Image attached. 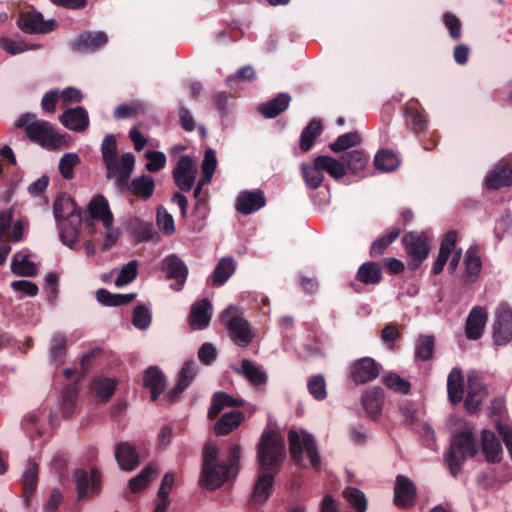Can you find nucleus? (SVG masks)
Instances as JSON below:
<instances>
[{"mask_svg":"<svg viewBox=\"0 0 512 512\" xmlns=\"http://www.w3.org/2000/svg\"><path fill=\"white\" fill-rule=\"evenodd\" d=\"M307 388L309 393L318 401L325 399L327 396L326 383L322 375L310 377Z\"/></svg>","mask_w":512,"mask_h":512,"instance_id":"nucleus-55","label":"nucleus"},{"mask_svg":"<svg viewBox=\"0 0 512 512\" xmlns=\"http://www.w3.org/2000/svg\"><path fill=\"white\" fill-rule=\"evenodd\" d=\"M11 270L14 274L25 277H33L37 273L36 265L22 252L14 254Z\"/></svg>","mask_w":512,"mask_h":512,"instance_id":"nucleus-40","label":"nucleus"},{"mask_svg":"<svg viewBox=\"0 0 512 512\" xmlns=\"http://www.w3.org/2000/svg\"><path fill=\"white\" fill-rule=\"evenodd\" d=\"M162 269L168 278L176 280V283L171 285L172 289L181 290L188 275L185 263L176 255H169L163 260Z\"/></svg>","mask_w":512,"mask_h":512,"instance_id":"nucleus-15","label":"nucleus"},{"mask_svg":"<svg viewBox=\"0 0 512 512\" xmlns=\"http://www.w3.org/2000/svg\"><path fill=\"white\" fill-rule=\"evenodd\" d=\"M243 405V400L235 399L224 392H217L213 395L211 407L208 411L210 419L215 418L224 407H239Z\"/></svg>","mask_w":512,"mask_h":512,"instance_id":"nucleus-37","label":"nucleus"},{"mask_svg":"<svg viewBox=\"0 0 512 512\" xmlns=\"http://www.w3.org/2000/svg\"><path fill=\"white\" fill-rule=\"evenodd\" d=\"M290 101L289 94L280 93L274 99L260 105L258 110L267 118H275L288 108Z\"/></svg>","mask_w":512,"mask_h":512,"instance_id":"nucleus-33","label":"nucleus"},{"mask_svg":"<svg viewBox=\"0 0 512 512\" xmlns=\"http://www.w3.org/2000/svg\"><path fill=\"white\" fill-rule=\"evenodd\" d=\"M360 136L356 132H350L339 136L333 143L330 144V149L333 152H341L351 148L360 143Z\"/></svg>","mask_w":512,"mask_h":512,"instance_id":"nucleus-53","label":"nucleus"},{"mask_svg":"<svg viewBox=\"0 0 512 512\" xmlns=\"http://www.w3.org/2000/svg\"><path fill=\"white\" fill-rule=\"evenodd\" d=\"M81 163L77 153H65L59 160V172L65 180H71L74 177V169Z\"/></svg>","mask_w":512,"mask_h":512,"instance_id":"nucleus-50","label":"nucleus"},{"mask_svg":"<svg viewBox=\"0 0 512 512\" xmlns=\"http://www.w3.org/2000/svg\"><path fill=\"white\" fill-rule=\"evenodd\" d=\"M88 211L91 218L102 222L103 226L113 224V215L109 209V204L106 198L102 195L94 197L88 206Z\"/></svg>","mask_w":512,"mask_h":512,"instance_id":"nucleus-30","label":"nucleus"},{"mask_svg":"<svg viewBox=\"0 0 512 512\" xmlns=\"http://www.w3.org/2000/svg\"><path fill=\"white\" fill-rule=\"evenodd\" d=\"M235 271L232 258H222L215 267L212 275V283L216 286L223 285Z\"/></svg>","mask_w":512,"mask_h":512,"instance_id":"nucleus-46","label":"nucleus"},{"mask_svg":"<svg viewBox=\"0 0 512 512\" xmlns=\"http://www.w3.org/2000/svg\"><path fill=\"white\" fill-rule=\"evenodd\" d=\"M216 155L214 150L208 149L205 152L204 159L201 164L203 182H210L216 169Z\"/></svg>","mask_w":512,"mask_h":512,"instance_id":"nucleus-58","label":"nucleus"},{"mask_svg":"<svg viewBox=\"0 0 512 512\" xmlns=\"http://www.w3.org/2000/svg\"><path fill=\"white\" fill-rule=\"evenodd\" d=\"M115 458L122 470L131 471L139 464V456L135 448L128 442H122L117 445Z\"/></svg>","mask_w":512,"mask_h":512,"instance_id":"nucleus-29","label":"nucleus"},{"mask_svg":"<svg viewBox=\"0 0 512 512\" xmlns=\"http://www.w3.org/2000/svg\"><path fill=\"white\" fill-rule=\"evenodd\" d=\"M59 120L66 128L76 132L85 131L89 126L88 113L80 106L66 110Z\"/></svg>","mask_w":512,"mask_h":512,"instance_id":"nucleus-21","label":"nucleus"},{"mask_svg":"<svg viewBox=\"0 0 512 512\" xmlns=\"http://www.w3.org/2000/svg\"><path fill=\"white\" fill-rule=\"evenodd\" d=\"M324 172L335 180H340L346 175L343 163L326 155L317 156L312 162L301 164V174L309 189L315 190L321 186L325 177Z\"/></svg>","mask_w":512,"mask_h":512,"instance_id":"nucleus-3","label":"nucleus"},{"mask_svg":"<svg viewBox=\"0 0 512 512\" xmlns=\"http://www.w3.org/2000/svg\"><path fill=\"white\" fill-rule=\"evenodd\" d=\"M46 420L51 426L54 425V415L51 412L47 414L44 408H37L24 416L23 425L26 428L34 427L37 432H40L41 425Z\"/></svg>","mask_w":512,"mask_h":512,"instance_id":"nucleus-43","label":"nucleus"},{"mask_svg":"<svg viewBox=\"0 0 512 512\" xmlns=\"http://www.w3.org/2000/svg\"><path fill=\"white\" fill-rule=\"evenodd\" d=\"M145 158L147 163L145 165L149 172H158L166 165V156L160 151H146Z\"/></svg>","mask_w":512,"mask_h":512,"instance_id":"nucleus-60","label":"nucleus"},{"mask_svg":"<svg viewBox=\"0 0 512 512\" xmlns=\"http://www.w3.org/2000/svg\"><path fill=\"white\" fill-rule=\"evenodd\" d=\"M77 391L74 386H68L62 393L63 414L69 417L73 413V407L76 401Z\"/></svg>","mask_w":512,"mask_h":512,"instance_id":"nucleus-64","label":"nucleus"},{"mask_svg":"<svg viewBox=\"0 0 512 512\" xmlns=\"http://www.w3.org/2000/svg\"><path fill=\"white\" fill-rule=\"evenodd\" d=\"M265 206V197L262 191H244L237 198V211L248 215Z\"/></svg>","mask_w":512,"mask_h":512,"instance_id":"nucleus-25","label":"nucleus"},{"mask_svg":"<svg viewBox=\"0 0 512 512\" xmlns=\"http://www.w3.org/2000/svg\"><path fill=\"white\" fill-rule=\"evenodd\" d=\"M374 164L383 172H391L399 166V159L392 151L381 150L375 155Z\"/></svg>","mask_w":512,"mask_h":512,"instance_id":"nucleus-48","label":"nucleus"},{"mask_svg":"<svg viewBox=\"0 0 512 512\" xmlns=\"http://www.w3.org/2000/svg\"><path fill=\"white\" fill-rule=\"evenodd\" d=\"M152 316L147 307L138 305L134 309L132 323L136 328L147 329L151 324Z\"/></svg>","mask_w":512,"mask_h":512,"instance_id":"nucleus-62","label":"nucleus"},{"mask_svg":"<svg viewBox=\"0 0 512 512\" xmlns=\"http://www.w3.org/2000/svg\"><path fill=\"white\" fill-rule=\"evenodd\" d=\"M380 367L373 358L363 357L350 367V377L357 384L370 382L378 377Z\"/></svg>","mask_w":512,"mask_h":512,"instance_id":"nucleus-13","label":"nucleus"},{"mask_svg":"<svg viewBox=\"0 0 512 512\" xmlns=\"http://www.w3.org/2000/svg\"><path fill=\"white\" fill-rule=\"evenodd\" d=\"M66 353V338L61 333H54L51 337L49 355L52 362L61 364Z\"/></svg>","mask_w":512,"mask_h":512,"instance_id":"nucleus-51","label":"nucleus"},{"mask_svg":"<svg viewBox=\"0 0 512 512\" xmlns=\"http://www.w3.org/2000/svg\"><path fill=\"white\" fill-rule=\"evenodd\" d=\"M447 391L450 401L458 404L463 399V375L460 369L454 368L448 375Z\"/></svg>","mask_w":512,"mask_h":512,"instance_id":"nucleus-34","label":"nucleus"},{"mask_svg":"<svg viewBox=\"0 0 512 512\" xmlns=\"http://www.w3.org/2000/svg\"><path fill=\"white\" fill-rule=\"evenodd\" d=\"M404 117L407 127H409L415 134L423 132L428 125L426 116L417 108L407 105L404 108Z\"/></svg>","mask_w":512,"mask_h":512,"instance_id":"nucleus-39","label":"nucleus"},{"mask_svg":"<svg viewBox=\"0 0 512 512\" xmlns=\"http://www.w3.org/2000/svg\"><path fill=\"white\" fill-rule=\"evenodd\" d=\"M357 278L364 284H378L382 278L380 265L372 261L363 263L358 269Z\"/></svg>","mask_w":512,"mask_h":512,"instance_id":"nucleus-41","label":"nucleus"},{"mask_svg":"<svg viewBox=\"0 0 512 512\" xmlns=\"http://www.w3.org/2000/svg\"><path fill=\"white\" fill-rule=\"evenodd\" d=\"M481 450L489 463H499L503 457L501 442L491 430L483 429L481 433Z\"/></svg>","mask_w":512,"mask_h":512,"instance_id":"nucleus-19","label":"nucleus"},{"mask_svg":"<svg viewBox=\"0 0 512 512\" xmlns=\"http://www.w3.org/2000/svg\"><path fill=\"white\" fill-rule=\"evenodd\" d=\"M383 383L391 390L402 394H408L410 383L396 373H389L383 378Z\"/></svg>","mask_w":512,"mask_h":512,"instance_id":"nucleus-59","label":"nucleus"},{"mask_svg":"<svg viewBox=\"0 0 512 512\" xmlns=\"http://www.w3.org/2000/svg\"><path fill=\"white\" fill-rule=\"evenodd\" d=\"M18 26L25 33H48L55 29L56 22L53 19L44 20L40 12L28 10L20 14Z\"/></svg>","mask_w":512,"mask_h":512,"instance_id":"nucleus-12","label":"nucleus"},{"mask_svg":"<svg viewBox=\"0 0 512 512\" xmlns=\"http://www.w3.org/2000/svg\"><path fill=\"white\" fill-rule=\"evenodd\" d=\"M512 181V170L506 165H498L486 177V186L491 189H499L510 185Z\"/></svg>","mask_w":512,"mask_h":512,"instance_id":"nucleus-35","label":"nucleus"},{"mask_svg":"<svg viewBox=\"0 0 512 512\" xmlns=\"http://www.w3.org/2000/svg\"><path fill=\"white\" fill-rule=\"evenodd\" d=\"M478 452V446L474 434L470 429H464L456 433L451 440L450 449L444 459L453 476H457L463 463Z\"/></svg>","mask_w":512,"mask_h":512,"instance_id":"nucleus-4","label":"nucleus"},{"mask_svg":"<svg viewBox=\"0 0 512 512\" xmlns=\"http://www.w3.org/2000/svg\"><path fill=\"white\" fill-rule=\"evenodd\" d=\"M172 175L176 186L181 191H190L197 176L196 162L190 156H182L173 169Z\"/></svg>","mask_w":512,"mask_h":512,"instance_id":"nucleus-10","label":"nucleus"},{"mask_svg":"<svg viewBox=\"0 0 512 512\" xmlns=\"http://www.w3.org/2000/svg\"><path fill=\"white\" fill-rule=\"evenodd\" d=\"M457 234L455 231H450L444 236L439 250V255L433 265L432 272L438 275L442 272L445 264L447 263L450 255L451 259L448 263L450 273H454L457 269L462 257V251L456 250Z\"/></svg>","mask_w":512,"mask_h":512,"instance_id":"nucleus-8","label":"nucleus"},{"mask_svg":"<svg viewBox=\"0 0 512 512\" xmlns=\"http://www.w3.org/2000/svg\"><path fill=\"white\" fill-rule=\"evenodd\" d=\"M288 441L291 457L298 465L302 464L305 453L311 466L314 469H319L320 458L314 437L310 433L303 429L293 428L288 432Z\"/></svg>","mask_w":512,"mask_h":512,"instance_id":"nucleus-6","label":"nucleus"},{"mask_svg":"<svg viewBox=\"0 0 512 512\" xmlns=\"http://www.w3.org/2000/svg\"><path fill=\"white\" fill-rule=\"evenodd\" d=\"M81 225L82 216L58 222L61 241L72 249L75 248V245L79 240Z\"/></svg>","mask_w":512,"mask_h":512,"instance_id":"nucleus-27","label":"nucleus"},{"mask_svg":"<svg viewBox=\"0 0 512 512\" xmlns=\"http://www.w3.org/2000/svg\"><path fill=\"white\" fill-rule=\"evenodd\" d=\"M493 339L497 345H505L512 339V310L500 304L495 313Z\"/></svg>","mask_w":512,"mask_h":512,"instance_id":"nucleus-11","label":"nucleus"},{"mask_svg":"<svg viewBox=\"0 0 512 512\" xmlns=\"http://www.w3.org/2000/svg\"><path fill=\"white\" fill-rule=\"evenodd\" d=\"M197 372V363L193 360L187 361L179 374V380L173 391L170 393L169 397L171 401L177 397L180 393H182L193 380Z\"/></svg>","mask_w":512,"mask_h":512,"instance_id":"nucleus-36","label":"nucleus"},{"mask_svg":"<svg viewBox=\"0 0 512 512\" xmlns=\"http://www.w3.org/2000/svg\"><path fill=\"white\" fill-rule=\"evenodd\" d=\"M212 306L208 299L204 298L191 307L189 323L195 330H202L209 325L212 316Z\"/></svg>","mask_w":512,"mask_h":512,"instance_id":"nucleus-23","label":"nucleus"},{"mask_svg":"<svg viewBox=\"0 0 512 512\" xmlns=\"http://www.w3.org/2000/svg\"><path fill=\"white\" fill-rule=\"evenodd\" d=\"M416 489L413 482L403 475H398L394 488V502L397 507L406 508L413 505Z\"/></svg>","mask_w":512,"mask_h":512,"instance_id":"nucleus-17","label":"nucleus"},{"mask_svg":"<svg viewBox=\"0 0 512 512\" xmlns=\"http://www.w3.org/2000/svg\"><path fill=\"white\" fill-rule=\"evenodd\" d=\"M101 155L107 170L106 177L114 180L119 192L129 188L133 195L144 200L153 195L155 182L149 175L136 177L130 185L128 184L134 169L135 157L130 152L119 156L114 135L109 134L104 137L101 144Z\"/></svg>","mask_w":512,"mask_h":512,"instance_id":"nucleus-1","label":"nucleus"},{"mask_svg":"<svg viewBox=\"0 0 512 512\" xmlns=\"http://www.w3.org/2000/svg\"><path fill=\"white\" fill-rule=\"evenodd\" d=\"M464 266L467 276L476 278L480 274L482 263L476 246H470L466 251Z\"/></svg>","mask_w":512,"mask_h":512,"instance_id":"nucleus-52","label":"nucleus"},{"mask_svg":"<svg viewBox=\"0 0 512 512\" xmlns=\"http://www.w3.org/2000/svg\"><path fill=\"white\" fill-rule=\"evenodd\" d=\"M116 388V381L111 378H98L92 383V391L101 401H107Z\"/></svg>","mask_w":512,"mask_h":512,"instance_id":"nucleus-47","label":"nucleus"},{"mask_svg":"<svg viewBox=\"0 0 512 512\" xmlns=\"http://www.w3.org/2000/svg\"><path fill=\"white\" fill-rule=\"evenodd\" d=\"M241 448L239 446H234L230 450L229 454V463L225 462L216 463L211 465V476L217 477L221 479V482L217 485L216 488L220 487L224 482L228 481L230 478L235 477L237 473V465L240 458Z\"/></svg>","mask_w":512,"mask_h":512,"instance_id":"nucleus-16","label":"nucleus"},{"mask_svg":"<svg viewBox=\"0 0 512 512\" xmlns=\"http://www.w3.org/2000/svg\"><path fill=\"white\" fill-rule=\"evenodd\" d=\"M434 338L432 336H421L416 343V356L422 360H429L433 356Z\"/></svg>","mask_w":512,"mask_h":512,"instance_id":"nucleus-57","label":"nucleus"},{"mask_svg":"<svg viewBox=\"0 0 512 512\" xmlns=\"http://www.w3.org/2000/svg\"><path fill=\"white\" fill-rule=\"evenodd\" d=\"M467 390L465 406L470 413H474L484 400L486 390L480 378L474 374L468 376Z\"/></svg>","mask_w":512,"mask_h":512,"instance_id":"nucleus-20","label":"nucleus"},{"mask_svg":"<svg viewBox=\"0 0 512 512\" xmlns=\"http://www.w3.org/2000/svg\"><path fill=\"white\" fill-rule=\"evenodd\" d=\"M344 497L358 512H365L367 509V500L362 491L357 488L348 487L344 491Z\"/></svg>","mask_w":512,"mask_h":512,"instance_id":"nucleus-54","label":"nucleus"},{"mask_svg":"<svg viewBox=\"0 0 512 512\" xmlns=\"http://www.w3.org/2000/svg\"><path fill=\"white\" fill-rule=\"evenodd\" d=\"M400 234V229H393L388 235L383 236L373 242L371 246V255L380 256L386 250V248L394 241Z\"/></svg>","mask_w":512,"mask_h":512,"instance_id":"nucleus-61","label":"nucleus"},{"mask_svg":"<svg viewBox=\"0 0 512 512\" xmlns=\"http://www.w3.org/2000/svg\"><path fill=\"white\" fill-rule=\"evenodd\" d=\"M74 479L80 499L94 495L100 488V474L96 469L90 472L81 468L76 469Z\"/></svg>","mask_w":512,"mask_h":512,"instance_id":"nucleus-14","label":"nucleus"},{"mask_svg":"<svg viewBox=\"0 0 512 512\" xmlns=\"http://www.w3.org/2000/svg\"><path fill=\"white\" fill-rule=\"evenodd\" d=\"M383 403L384 394L383 391L379 388L370 390L363 397L364 408L371 417H376L380 413Z\"/></svg>","mask_w":512,"mask_h":512,"instance_id":"nucleus-42","label":"nucleus"},{"mask_svg":"<svg viewBox=\"0 0 512 512\" xmlns=\"http://www.w3.org/2000/svg\"><path fill=\"white\" fill-rule=\"evenodd\" d=\"M487 316L486 309L480 306H476L470 311L465 329L468 339L477 340L482 336Z\"/></svg>","mask_w":512,"mask_h":512,"instance_id":"nucleus-22","label":"nucleus"},{"mask_svg":"<svg viewBox=\"0 0 512 512\" xmlns=\"http://www.w3.org/2000/svg\"><path fill=\"white\" fill-rule=\"evenodd\" d=\"M157 225L166 235H171L175 232L174 219L163 207L157 209Z\"/></svg>","mask_w":512,"mask_h":512,"instance_id":"nucleus-63","label":"nucleus"},{"mask_svg":"<svg viewBox=\"0 0 512 512\" xmlns=\"http://www.w3.org/2000/svg\"><path fill=\"white\" fill-rule=\"evenodd\" d=\"M108 42L104 32H87L79 35L72 43V48L81 53L94 52Z\"/></svg>","mask_w":512,"mask_h":512,"instance_id":"nucleus-18","label":"nucleus"},{"mask_svg":"<svg viewBox=\"0 0 512 512\" xmlns=\"http://www.w3.org/2000/svg\"><path fill=\"white\" fill-rule=\"evenodd\" d=\"M157 473V466L155 464H149L136 477L129 481L131 491L137 493L145 489Z\"/></svg>","mask_w":512,"mask_h":512,"instance_id":"nucleus-45","label":"nucleus"},{"mask_svg":"<svg viewBox=\"0 0 512 512\" xmlns=\"http://www.w3.org/2000/svg\"><path fill=\"white\" fill-rule=\"evenodd\" d=\"M235 370L237 373L244 376L253 386L264 385L267 381V374L262 367L250 360H242L240 368H236Z\"/></svg>","mask_w":512,"mask_h":512,"instance_id":"nucleus-31","label":"nucleus"},{"mask_svg":"<svg viewBox=\"0 0 512 512\" xmlns=\"http://www.w3.org/2000/svg\"><path fill=\"white\" fill-rule=\"evenodd\" d=\"M53 213L57 222L82 216L81 209L77 207L74 200L67 194H61L56 198Z\"/></svg>","mask_w":512,"mask_h":512,"instance_id":"nucleus-26","label":"nucleus"},{"mask_svg":"<svg viewBox=\"0 0 512 512\" xmlns=\"http://www.w3.org/2000/svg\"><path fill=\"white\" fill-rule=\"evenodd\" d=\"M220 319L226 327L231 340L238 346L246 347L253 340L248 321L239 313L234 305H229L220 316Z\"/></svg>","mask_w":512,"mask_h":512,"instance_id":"nucleus-7","label":"nucleus"},{"mask_svg":"<svg viewBox=\"0 0 512 512\" xmlns=\"http://www.w3.org/2000/svg\"><path fill=\"white\" fill-rule=\"evenodd\" d=\"M38 483V465L30 462L23 474V486L24 494L26 497V504H28L29 498L34 493Z\"/></svg>","mask_w":512,"mask_h":512,"instance_id":"nucleus-49","label":"nucleus"},{"mask_svg":"<svg viewBox=\"0 0 512 512\" xmlns=\"http://www.w3.org/2000/svg\"><path fill=\"white\" fill-rule=\"evenodd\" d=\"M368 159L369 157L364 151L353 150L344 154L340 162L343 163L344 167L347 166L352 173H358L365 168Z\"/></svg>","mask_w":512,"mask_h":512,"instance_id":"nucleus-44","label":"nucleus"},{"mask_svg":"<svg viewBox=\"0 0 512 512\" xmlns=\"http://www.w3.org/2000/svg\"><path fill=\"white\" fill-rule=\"evenodd\" d=\"M17 128H23L27 137L44 148L56 149L63 145L64 139L54 127L44 120L36 119L33 113L21 115L15 123Z\"/></svg>","mask_w":512,"mask_h":512,"instance_id":"nucleus-2","label":"nucleus"},{"mask_svg":"<svg viewBox=\"0 0 512 512\" xmlns=\"http://www.w3.org/2000/svg\"><path fill=\"white\" fill-rule=\"evenodd\" d=\"M244 416L241 411L233 410L224 413L219 421L215 424V433L217 435H226L234 430L242 422Z\"/></svg>","mask_w":512,"mask_h":512,"instance_id":"nucleus-38","label":"nucleus"},{"mask_svg":"<svg viewBox=\"0 0 512 512\" xmlns=\"http://www.w3.org/2000/svg\"><path fill=\"white\" fill-rule=\"evenodd\" d=\"M217 448L212 444L205 446L204 459H203V470H202V481L207 489L214 490L217 485L221 482L220 478L211 476V465L216 464L217 461Z\"/></svg>","mask_w":512,"mask_h":512,"instance_id":"nucleus-28","label":"nucleus"},{"mask_svg":"<svg viewBox=\"0 0 512 512\" xmlns=\"http://www.w3.org/2000/svg\"><path fill=\"white\" fill-rule=\"evenodd\" d=\"M285 455L283 438L276 432H264L258 449L261 470L278 472L281 460Z\"/></svg>","mask_w":512,"mask_h":512,"instance_id":"nucleus-5","label":"nucleus"},{"mask_svg":"<svg viewBox=\"0 0 512 512\" xmlns=\"http://www.w3.org/2000/svg\"><path fill=\"white\" fill-rule=\"evenodd\" d=\"M144 385L150 390L151 398L155 401L165 388V377L157 367L151 366L145 372Z\"/></svg>","mask_w":512,"mask_h":512,"instance_id":"nucleus-32","label":"nucleus"},{"mask_svg":"<svg viewBox=\"0 0 512 512\" xmlns=\"http://www.w3.org/2000/svg\"><path fill=\"white\" fill-rule=\"evenodd\" d=\"M277 472L267 471V470H261V474L256 480V483L254 485V489L251 495V503L254 505L262 504L264 503L273 487L274 483V476Z\"/></svg>","mask_w":512,"mask_h":512,"instance_id":"nucleus-24","label":"nucleus"},{"mask_svg":"<svg viewBox=\"0 0 512 512\" xmlns=\"http://www.w3.org/2000/svg\"><path fill=\"white\" fill-rule=\"evenodd\" d=\"M137 268L138 263L135 260L130 261L129 263L124 265L121 268L119 275L115 280V285L117 287H122L124 285L131 283L137 276Z\"/></svg>","mask_w":512,"mask_h":512,"instance_id":"nucleus-56","label":"nucleus"},{"mask_svg":"<svg viewBox=\"0 0 512 512\" xmlns=\"http://www.w3.org/2000/svg\"><path fill=\"white\" fill-rule=\"evenodd\" d=\"M410 269H417L430 251L428 237L423 233L410 232L402 238Z\"/></svg>","mask_w":512,"mask_h":512,"instance_id":"nucleus-9","label":"nucleus"}]
</instances>
